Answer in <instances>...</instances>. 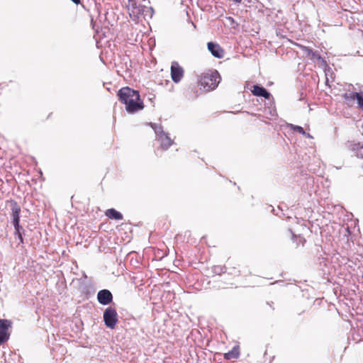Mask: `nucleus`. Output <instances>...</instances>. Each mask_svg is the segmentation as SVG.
I'll use <instances>...</instances> for the list:
<instances>
[{"instance_id": "nucleus-1", "label": "nucleus", "mask_w": 363, "mask_h": 363, "mask_svg": "<svg viewBox=\"0 0 363 363\" xmlns=\"http://www.w3.org/2000/svg\"><path fill=\"white\" fill-rule=\"evenodd\" d=\"M119 101L125 105L128 113H133L144 108L143 101L140 94L128 86L122 87L117 94Z\"/></svg>"}, {"instance_id": "nucleus-2", "label": "nucleus", "mask_w": 363, "mask_h": 363, "mask_svg": "<svg viewBox=\"0 0 363 363\" xmlns=\"http://www.w3.org/2000/svg\"><path fill=\"white\" fill-rule=\"evenodd\" d=\"M219 81L220 76L216 70L208 71L200 75L198 85L200 89H203V91H209L217 87Z\"/></svg>"}, {"instance_id": "nucleus-3", "label": "nucleus", "mask_w": 363, "mask_h": 363, "mask_svg": "<svg viewBox=\"0 0 363 363\" xmlns=\"http://www.w3.org/2000/svg\"><path fill=\"white\" fill-rule=\"evenodd\" d=\"M105 325L110 328L114 329L118 322V313L115 308L108 307L106 308L103 315Z\"/></svg>"}, {"instance_id": "nucleus-4", "label": "nucleus", "mask_w": 363, "mask_h": 363, "mask_svg": "<svg viewBox=\"0 0 363 363\" xmlns=\"http://www.w3.org/2000/svg\"><path fill=\"white\" fill-rule=\"evenodd\" d=\"M170 74L172 80L177 84L182 81L184 76V69L177 61H173L171 64Z\"/></svg>"}, {"instance_id": "nucleus-5", "label": "nucleus", "mask_w": 363, "mask_h": 363, "mask_svg": "<svg viewBox=\"0 0 363 363\" xmlns=\"http://www.w3.org/2000/svg\"><path fill=\"white\" fill-rule=\"evenodd\" d=\"M11 326V322L6 319H0V345L9 337L8 330Z\"/></svg>"}, {"instance_id": "nucleus-6", "label": "nucleus", "mask_w": 363, "mask_h": 363, "mask_svg": "<svg viewBox=\"0 0 363 363\" xmlns=\"http://www.w3.org/2000/svg\"><path fill=\"white\" fill-rule=\"evenodd\" d=\"M155 133L157 135V139L160 143V147L162 149L167 150L172 145L173 141L167 133H164L163 131L159 133L157 130H155Z\"/></svg>"}, {"instance_id": "nucleus-7", "label": "nucleus", "mask_w": 363, "mask_h": 363, "mask_svg": "<svg viewBox=\"0 0 363 363\" xmlns=\"http://www.w3.org/2000/svg\"><path fill=\"white\" fill-rule=\"evenodd\" d=\"M98 301L102 305H108L113 301V295L110 291L103 289L98 292L97 294Z\"/></svg>"}, {"instance_id": "nucleus-8", "label": "nucleus", "mask_w": 363, "mask_h": 363, "mask_svg": "<svg viewBox=\"0 0 363 363\" xmlns=\"http://www.w3.org/2000/svg\"><path fill=\"white\" fill-rule=\"evenodd\" d=\"M13 224L15 228L19 227L21 208L16 201H11Z\"/></svg>"}, {"instance_id": "nucleus-9", "label": "nucleus", "mask_w": 363, "mask_h": 363, "mask_svg": "<svg viewBox=\"0 0 363 363\" xmlns=\"http://www.w3.org/2000/svg\"><path fill=\"white\" fill-rule=\"evenodd\" d=\"M208 49L214 57L217 58L223 57V50L219 46V45L210 42L208 43Z\"/></svg>"}, {"instance_id": "nucleus-10", "label": "nucleus", "mask_w": 363, "mask_h": 363, "mask_svg": "<svg viewBox=\"0 0 363 363\" xmlns=\"http://www.w3.org/2000/svg\"><path fill=\"white\" fill-rule=\"evenodd\" d=\"M297 45L303 50L306 56L311 60H316L321 59L320 54L317 51H313L312 49L302 45Z\"/></svg>"}, {"instance_id": "nucleus-11", "label": "nucleus", "mask_w": 363, "mask_h": 363, "mask_svg": "<svg viewBox=\"0 0 363 363\" xmlns=\"http://www.w3.org/2000/svg\"><path fill=\"white\" fill-rule=\"evenodd\" d=\"M252 93L253 95L257 96H262L266 99H269L270 98V93L267 91V90L262 86L258 85H254L252 89Z\"/></svg>"}, {"instance_id": "nucleus-12", "label": "nucleus", "mask_w": 363, "mask_h": 363, "mask_svg": "<svg viewBox=\"0 0 363 363\" xmlns=\"http://www.w3.org/2000/svg\"><path fill=\"white\" fill-rule=\"evenodd\" d=\"M240 355V349L239 345H235L228 352L223 354L225 360H233L239 358Z\"/></svg>"}, {"instance_id": "nucleus-13", "label": "nucleus", "mask_w": 363, "mask_h": 363, "mask_svg": "<svg viewBox=\"0 0 363 363\" xmlns=\"http://www.w3.org/2000/svg\"><path fill=\"white\" fill-rule=\"evenodd\" d=\"M358 94L357 92H345L342 94V98L348 106H352L354 101L357 100Z\"/></svg>"}, {"instance_id": "nucleus-14", "label": "nucleus", "mask_w": 363, "mask_h": 363, "mask_svg": "<svg viewBox=\"0 0 363 363\" xmlns=\"http://www.w3.org/2000/svg\"><path fill=\"white\" fill-rule=\"evenodd\" d=\"M105 216L106 217H108V218L113 219V220H122L123 218V215L120 212L117 211L114 208L107 209L105 211Z\"/></svg>"}, {"instance_id": "nucleus-15", "label": "nucleus", "mask_w": 363, "mask_h": 363, "mask_svg": "<svg viewBox=\"0 0 363 363\" xmlns=\"http://www.w3.org/2000/svg\"><path fill=\"white\" fill-rule=\"evenodd\" d=\"M292 240L296 244V247H298L299 246H304L306 240L305 238L300 235H296L292 233Z\"/></svg>"}, {"instance_id": "nucleus-16", "label": "nucleus", "mask_w": 363, "mask_h": 363, "mask_svg": "<svg viewBox=\"0 0 363 363\" xmlns=\"http://www.w3.org/2000/svg\"><path fill=\"white\" fill-rule=\"evenodd\" d=\"M153 13L152 7H145L141 15L143 16L144 21L148 22L152 18Z\"/></svg>"}, {"instance_id": "nucleus-17", "label": "nucleus", "mask_w": 363, "mask_h": 363, "mask_svg": "<svg viewBox=\"0 0 363 363\" xmlns=\"http://www.w3.org/2000/svg\"><path fill=\"white\" fill-rule=\"evenodd\" d=\"M212 270L215 274H218V275H220V274L225 273L226 271L225 268L220 265L213 266L212 268Z\"/></svg>"}, {"instance_id": "nucleus-18", "label": "nucleus", "mask_w": 363, "mask_h": 363, "mask_svg": "<svg viewBox=\"0 0 363 363\" xmlns=\"http://www.w3.org/2000/svg\"><path fill=\"white\" fill-rule=\"evenodd\" d=\"M291 128L293 130L298 132L300 134L305 135L306 132L301 126L291 125Z\"/></svg>"}, {"instance_id": "nucleus-19", "label": "nucleus", "mask_w": 363, "mask_h": 363, "mask_svg": "<svg viewBox=\"0 0 363 363\" xmlns=\"http://www.w3.org/2000/svg\"><path fill=\"white\" fill-rule=\"evenodd\" d=\"M357 101L359 108L363 110V95L359 93Z\"/></svg>"}, {"instance_id": "nucleus-20", "label": "nucleus", "mask_w": 363, "mask_h": 363, "mask_svg": "<svg viewBox=\"0 0 363 363\" xmlns=\"http://www.w3.org/2000/svg\"><path fill=\"white\" fill-rule=\"evenodd\" d=\"M128 6L131 8L133 10L138 9L136 0H128Z\"/></svg>"}, {"instance_id": "nucleus-21", "label": "nucleus", "mask_w": 363, "mask_h": 363, "mask_svg": "<svg viewBox=\"0 0 363 363\" xmlns=\"http://www.w3.org/2000/svg\"><path fill=\"white\" fill-rule=\"evenodd\" d=\"M15 234L17 235L19 240H20V242H23V236L21 235V233L20 231V226L17 228H15Z\"/></svg>"}, {"instance_id": "nucleus-22", "label": "nucleus", "mask_w": 363, "mask_h": 363, "mask_svg": "<svg viewBox=\"0 0 363 363\" xmlns=\"http://www.w3.org/2000/svg\"><path fill=\"white\" fill-rule=\"evenodd\" d=\"M75 4H78L80 3V0H71Z\"/></svg>"}, {"instance_id": "nucleus-23", "label": "nucleus", "mask_w": 363, "mask_h": 363, "mask_svg": "<svg viewBox=\"0 0 363 363\" xmlns=\"http://www.w3.org/2000/svg\"><path fill=\"white\" fill-rule=\"evenodd\" d=\"M233 1H235V3H240L242 1V0H233Z\"/></svg>"}, {"instance_id": "nucleus-24", "label": "nucleus", "mask_w": 363, "mask_h": 363, "mask_svg": "<svg viewBox=\"0 0 363 363\" xmlns=\"http://www.w3.org/2000/svg\"><path fill=\"white\" fill-rule=\"evenodd\" d=\"M140 17H138L139 21H143V19H140Z\"/></svg>"}]
</instances>
